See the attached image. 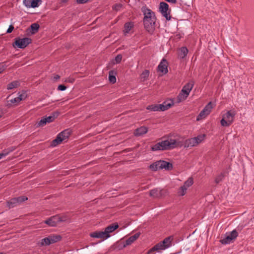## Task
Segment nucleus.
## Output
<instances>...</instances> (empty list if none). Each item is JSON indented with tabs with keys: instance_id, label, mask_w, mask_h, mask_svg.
Returning a JSON list of instances; mask_svg holds the SVG:
<instances>
[{
	"instance_id": "22",
	"label": "nucleus",
	"mask_w": 254,
	"mask_h": 254,
	"mask_svg": "<svg viewBox=\"0 0 254 254\" xmlns=\"http://www.w3.org/2000/svg\"><path fill=\"white\" fill-rule=\"evenodd\" d=\"M15 149V147L11 146L6 149L3 150L2 152L0 153V159L2 157L7 155L9 153L13 151Z\"/></svg>"
},
{
	"instance_id": "51",
	"label": "nucleus",
	"mask_w": 254,
	"mask_h": 254,
	"mask_svg": "<svg viewBox=\"0 0 254 254\" xmlns=\"http://www.w3.org/2000/svg\"><path fill=\"white\" fill-rule=\"evenodd\" d=\"M5 67L3 65L2 67H0V73H1L4 69Z\"/></svg>"
},
{
	"instance_id": "53",
	"label": "nucleus",
	"mask_w": 254,
	"mask_h": 254,
	"mask_svg": "<svg viewBox=\"0 0 254 254\" xmlns=\"http://www.w3.org/2000/svg\"><path fill=\"white\" fill-rule=\"evenodd\" d=\"M1 117V115L0 114V118Z\"/></svg>"
},
{
	"instance_id": "25",
	"label": "nucleus",
	"mask_w": 254,
	"mask_h": 254,
	"mask_svg": "<svg viewBox=\"0 0 254 254\" xmlns=\"http://www.w3.org/2000/svg\"><path fill=\"white\" fill-rule=\"evenodd\" d=\"M17 205H18L17 201H16L14 197L7 201V206L9 209L16 206Z\"/></svg>"
},
{
	"instance_id": "33",
	"label": "nucleus",
	"mask_w": 254,
	"mask_h": 254,
	"mask_svg": "<svg viewBox=\"0 0 254 254\" xmlns=\"http://www.w3.org/2000/svg\"><path fill=\"white\" fill-rule=\"evenodd\" d=\"M59 218L60 222H65L68 220L69 217L66 214H63L62 215H59Z\"/></svg>"
},
{
	"instance_id": "47",
	"label": "nucleus",
	"mask_w": 254,
	"mask_h": 254,
	"mask_svg": "<svg viewBox=\"0 0 254 254\" xmlns=\"http://www.w3.org/2000/svg\"><path fill=\"white\" fill-rule=\"evenodd\" d=\"M13 29H14V27L12 25H10L9 26V27L6 31V33H10L13 31Z\"/></svg>"
},
{
	"instance_id": "2",
	"label": "nucleus",
	"mask_w": 254,
	"mask_h": 254,
	"mask_svg": "<svg viewBox=\"0 0 254 254\" xmlns=\"http://www.w3.org/2000/svg\"><path fill=\"white\" fill-rule=\"evenodd\" d=\"M144 15L143 23L144 28L149 32H153L156 21V17L153 12L146 7H143L141 9Z\"/></svg>"
},
{
	"instance_id": "52",
	"label": "nucleus",
	"mask_w": 254,
	"mask_h": 254,
	"mask_svg": "<svg viewBox=\"0 0 254 254\" xmlns=\"http://www.w3.org/2000/svg\"><path fill=\"white\" fill-rule=\"evenodd\" d=\"M60 138L62 139V141H63L64 140L67 139L65 137H64V135L61 136Z\"/></svg>"
},
{
	"instance_id": "44",
	"label": "nucleus",
	"mask_w": 254,
	"mask_h": 254,
	"mask_svg": "<svg viewBox=\"0 0 254 254\" xmlns=\"http://www.w3.org/2000/svg\"><path fill=\"white\" fill-rule=\"evenodd\" d=\"M31 0H24L23 4L27 7H31Z\"/></svg>"
},
{
	"instance_id": "9",
	"label": "nucleus",
	"mask_w": 254,
	"mask_h": 254,
	"mask_svg": "<svg viewBox=\"0 0 254 254\" xmlns=\"http://www.w3.org/2000/svg\"><path fill=\"white\" fill-rule=\"evenodd\" d=\"M159 10L162 15L164 16L167 20L171 19V9L169 8V5L167 3L161 2L159 4Z\"/></svg>"
},
{
	"instance_id": "34",
	"label": "nucleus",
	"mask_w": 254,
	"mask_h": 254,
	"mask_svg": "<svg viewBox=\"0 0 254 254\" xmlns=\"http://www.w3.org/2000/svg\"><path fill=\"white\" fill-rule=\"evenodd\" d=\"M47 121L45 118L42 119L39 122H38L36 124V127H40L41 126L43 127L45 126L47 124Z\"/></svg>"
},
{
	"instance_id": "19",
	"label": "nucleus",
	"mask_w": 254,
	"mask_h": 254,
	"mask_svg": "<svg viewBox=\"0 0 254 254\" xmlns=\"http://www.w3.org/2000/svg\"><path fill=\"white\" fill-rule=\"evenodd\" d=\"M188 50L186 47H182L178 50V57L180 59L185 58L188 54Z\"/></svg>"
},
{
	"instance_id": "50",
	"label": "nucleus",
	"mask_w": 254,
	"mask_h": 254,
	"mask_svg": "<svg viewBox=\"0 0 254 254\" xmlns=\"http://www.w3.org/2000/svg\"><path fill=\"white\" fill-rule=\"evenodd\" d=\"M60 75H58V74H57V75H56L54 76V79H55V80L56 81V80H58V79H60Z\"/></svg>"
},
{
	"instance_id": "36",
	"label": "nucleus",
	"mask_w": 254,
	"mask_h": 254,
	"mask_svg": "<svg viewBox=\"0 0 254 254\" xmlns=\"http://www.w3.org/2000/svg\"><path fill=\"white\" fill-rule=\"evenodd\" d=\"M193 182L192 178H190L185 182L184 185L189 188L193 184Z\"/></svg>"
},
{
	"instance_id": "15",
	"label": "nucleus",
	"mask_w": 254,
	"mask_h": 254,
	"mask_svg": "<svg viewBox=\"0 0 254 254\" xmlns=\"http://www.w3.org/2000/svg\"><path fill=\"white\" fill-rule=\"evenodd\" d=\"M159 105H160V110L161 111H164L174 105V101L172 100H167L164 102L163 104H159Z\"/></svg>"
},
{
	"instance_id": "23",
	"label": "nucleus",
	"mask_w": 254,
	"mask_h": 254,
	"mask_svg": "<svg viewBox=\"0 0 254 254\" xmlns=\"http://www.w3.org/2000/svg\"><path fill=\"white\" fill-rule=\"evenodd\" d=\"M140 233H137L134 235L130 236L127 241L126 245H129L134 242L139 237Z\"/></svg>"
},
{
	"instance_id": "27",
	"label": "nucleus",
	"mask_w": 254,
	"mask_h": 254,
	"mask_svg": "<svg viewBox=\"0 0 254 254\" xmlns=\"http://www.w3.org/2000/svg\"><path fill=\"white\" fill-rule=\"evenodd\" d=\"M39 25L37 23H33L30 26L31 32L32 34H35L39 30Z\"/></svg>"
},
{
	"instance_id": "30",
	"label": "nucleus",
	"mask_w": 254,
	"mask_h": 254,
	"mask_svg": "<svg viewBox=\"0 0 254 254\" xmlns=\"http://www.w3.org/2000/svg\"><path fill=\"white\" fill-rule=\"evenodd\" d=\"M161 242L162 243V245L165 246L166 249L169 248L171 243V237L166 238L163 241H161Z\"/></svg>"
},
{
	"instance_id": "45",
	"label": "nucleus",
	"mask_w": 254,
	"mask_h": 254,
	"mask_svg": "<svg viewBox=\"0 0 254 254\" xmlns=\"http://www.w3.org/2000/svg\"><path fill=\"white\" fill-rule=\"evenodd\" d=\"M66 89V87L63 84L59 85L58 87V90L60 91H64Z\"/></svg>"
},
{
	"instance_id": "35",
	"label": "nucleus",
	"mask_w": 254,
	"mask_h": 254,
	"mask_svg": "<svg viewBox=\"0 0 254 254\" xmlns=\"http://www.w3.org/2000/svg\"><path fill=\"white\" fill-rule=\"evenodd\" d=\"M41 0H31V7L35 8L39 6L38 3L41 2Z\"/></svg>"
},
{
	"instance_id": "32",
	"label": "nucleus",
	"mask_w": 254,
	"mask_h": 254,
	"mask_svg": "<svg viewBox=\"0 0 254 254\" xmlns=\"http://www.w3.org/2000/svg\"><path fill=\"white\" fill-rule=\"evenodd\" d=\"M149 75V71L148 70H145L141 74V79H143V81L146 80L148 77Z\"/></svg>"
},
{
	"instance_id": "20",
	"label": "nucleus",
	"mask_w": 254,
	"mask_h": 254,
	"mask_svg": "<svg viewBox=\"0 0 254 254\" xmlns=\"http://www.w3.org/2000/svg\"><path fill=\"white\" fill-rule=\"evenodd\" d=\"M147 131V128L143 126L136 129L134 131V134L135 136H140L146 133Z\"/></svg>"
},
{
	"instance_id": "5",
	"label": "nucleus",
	"mask_w": 254,
	"mask_h": 254,
	"mask_svg": "<svg viewBox=\"0 0 254 254\" xmlns=\"http://www.w3.org/2000/svg\"><path fill=\"white\" fill-rule=\"evenodd\" d=\"M194 85V82L191 81L186 84L183 88L181 92L177 97L178 102L185 100L189 96Z\"/></svg>"
},
{
	"instance_id": "18",
	"label": "nucleus",
	"mask_w": 254,
	"mask_h": 254,
	"mask_svg": "<svg viewBox=\"0 0 254 254\" xmlns=\"http://www.w3.org/2000/svg\"><path fill=\"white\" fill-rule=\"evenodd\" d=\"M197 145H198V142L196 141V139L194 137L186 140L184 144L186 147H193Z\"/></svg>"
},
{
	"instance_id": "6",
	"label": "nucleus",
	"mask_w": 254,
	"mask_h": 254,
	"mask_svg": "<svg viewBox=\"0 0 254 254\" xmlns=\"http://www.w3.org/2000/svg\"><path fill=\"white\" fill-rule=\"evenodd\" d=\"M62 239V237L60 235H50L48 237L42 239L39 243V246L42 247L44 246H49L50 244L57 243Z\"/></svg>"
},
{
	"instance_id": "10",
	"label": "nucleus",
	"mask_w": 254,
	"mask_h": 254,
	"mask_svg": "<svg viewBox=\"0 0 254 254\" xmlns=\"http://www.w3.org/2000/svg\"><path fill=\"white\" fill-rule=\"evenodd\" d=\"M213 108L212 103L210 102L208 103L204 109L200 112L199 114L196 118L197 121L201 120L202 119L205 118L208 115H209Z\"/></svg>"
},
{
	"instance_id": "29",
	"label": "nucleus",
	"mask_w": 254,
	"mask_h": 254,
	"mask_svg": "<svg viewBox=\"0 0 254 254\" xmlns=\"http://www.w3.org/2000/svg\"><path fill=\"white\" fill-rule=\"evenodd\" d=\"M133 24L131 22L126 23L124 25V32L125 33H128L133 27Z\"/></svg>"
},
{
	"instance_id": "38",
	"label": "nucleus",
	"mask_w": 254,
	"mask_h": 254,
	"mask_svg": "<svg viewBox=\"0 0 254 254\" xmlns=\"http://www.w3.org/2000/svg\"><path fill=\"white\" fill-rule=\"evenodd\" d=\"M51 217L52 218L53 221L54 222V224L56 226L59 222H60L59 215H55Z\"/></svg>"
},
{
	"instance_id": "37",
	"label": "nucleus",
	"mask_w": 254,
	"mask_h": 254,
	"mask_svg": "<svg viewBox=\"0 0 254 254\" xmlns=\"http://www.w3.org/2000/svg\"><path fill=\"white\" fill-rule=\"evenodd\" d=\"M224 175L223 173H221L220 175L216 177L215 180V182L216 184H218L220 183L224 178Z\"/></svg>"
},
{
	"instance_id": "14",
	"label": "nucleus",
	"mask_w": 254,
	"mask_h": 254,
	"mask_svg": "<svg viewBox=\"0 0 254 254\" xmlns=\"http://www.w3.org/2000/svg\"><path fill=\"white\" fill-rule=\"evenodd\" d=\"M119 228V225L117 223H112L109 226H107L105 229V232L107 235V238L110 237V233L114 232L115 230Z\"/></svg>"
},
{
	"instance_id": "11",
	"label": "nucleus",
	"mask_w": 254,
	"mask_h": 254,
	"mask_svg": "<svg viewBox=\"0 0 254 254\" xmlns=\"http://www.w3.org/2000/svg\"><path fill=\"white\" fill-rule=\"evenodd\" d=\"M238 233L236 230H233L230 234L227 235L224 239L220 240L222 244H227L233 242L238 237Z\"/></svg>"
},
{
	"instance_id": "54",
	"label": "nucleus",
	"mask_w": 254,
	"mask_h": 254,
	"mask_svg": "<svg viewBox=\"0 0 254 254\" xmlns=\"http://www.w3.org/2000/svg\"><path fill=\"white\" fill-rule=\"evenodd\" d=\"M0 254H2L1 253H0Z\"/></svg>"
},
{
	"instance_id": "7",
	"label": "nucleus",
	"mask_w": 254,
	"mask_h": 254,
	"mask_svg": "<svg viewBox=\"0 0 254 254\" xmlns=\"http://www.w3.org/2000/svg\"><path fill=\"white\" fill-rule=\"evenodd\" d=\"M71 131L70 129H66L60 132L51 142V146H56L57 145L61 144L62 142V139L60 138L61 136L64 135L67 139L70 136Z\"/></svg>"
},
{
	"instance_id": "40",
	"label": "nucleus",
	"mask_w": 254,
	"mask_h": 254,
	"mask_svg": "<svg viewBox=\"0 0 254 254\" xmlns=\"http://www.w3.org/2000/svg\"><path fill=\"white\" fill-rule=\"evenodd\" d=\"M27 97V95L26 93H23L22 94H20L18 97H17V100H19V101H21L26 98Z\"/></svg>"
},
{
	"instance_id": "46",
	"label": "nucleus",
	"mask_w": 254,
	"mask_h": 254,
	"mask_svg": "<svg viewBox=\"0 0 254 254\" xmlns=\"http://www.w3.org/2000/svg\"><path fill=\"white\" fill-rule=\"evenodd\" d=\"M122 5L120 3H119V4H116L114 6V8L116 10H118L120 9V8L121 7H122Z\"/></svg>"
},
{
	"instance_id": "26",
	"label": "nucleus",
	"mask_w": 254,
	"mask_h": 254,
	"mask_svg": "<svg viewBox=\"0 0 254 254\" xmlns=\"http://www.w3.org/2000/svg\"><path fill=\"white\" fill-rule=\"evenodd\" d=\"M160 105L159 104H152L149 105L146 107V109L151 111H161L160 110Z\"/></svg>"
},
{
	"instance_id": "28",
	"label": "nucleus",
	"mask_w": 254,
	"mask_h": 254,
	"mask_svg": "<svg viewBox=\"0 0 254 254\" xmlns=\"http://www.w3.org/2000/svg\"><path fill=\"white\" fill-rule=\"evenodd\" d=\"M19 85V83L17 81H14L9 83L7 85V89L8 90H11L13 88L17 87Z\"/></svg>"
},
{
	"instance_id": "16",
	"label": "nucleus",
	"mask_w": 254,
	"mask_h": 254,
	"mask_svg": "<svg viewBox=\"0 0 254 254\" xmlns=\"http://www.w3.org/2000/svg\"><path fill=\"white\" fill-rule=\"evenodd\" d=\"M90 236L92 238H101L106 239L107 235L104 231H96L90 234Z\"/></svg>"
},
{
	"instance_id": "4",
	"label": "nucleus",
	"mask_w": 254,
	"mask_h": 254,
	"mask_svg": "<svg viewBox=\"0 0 254 254\" xmlns=\"http://www.w3.org/2000/svg\"><path fill=\"white\" fill-rule=\"evenodd\" d=\"M236 111L235 110H231L227 111L223 115L220 123L223 127H229L234 122V118L236 115Z\"/></svg>"
},
{
	"instance_id": "42",
	"label": "nucleus",
	"mask_w": 254,
	"mask_h": 254,
	"mask_svg": "<svg viewBox=\"0 0 254 254\" xmlns=\"http://www.w3.org/2000/svg\"><path fill=\"white\" fill-rule=\"evenodd\" d=\"M205 135H198L197 137H194L196 139V141H197L198 144L200 143L204 139Z\"/></svg>"
},
{
	"instance_id": "24",
	"label": "nucleus",
	"mask_w": 254,
	"mask_h": 254,
	"mask_svg": "<svg viewBox=\"0 0 254 254\" xmlns=\"http://www.w3.org/2000/svg\"><path fill=\"white\" fill-rule=\"evenodd\" d=\"M116 72L113 70H110L109 72V80L113 84L116 82Z\"/></svg>"
},
{
	"instance_id": "1",
	"label": "nucleus",
	"mask_w": 254,
	"mask_h": 254,
	"mask_svg": "<svg viewBox=\"0 0 254 254\" xmlns=\"http://www.w3.org/2000/svg\"><path fill=\"white\" fill-rule=\"evenodd\" d=\"M183 142L179 138H168V139L158 142L151 147V150H170L178 147H181Z\"/></svg>"
},
{
	"instance_id": "8",
	"label": "nucleus",
	"mask_w": 254,
	"mask_h": 254,
	"mask_svg": "<svg viewBox=\"0 0 254 254\" xmlns=\"http://www.w3.org/2000/svg\"><path fill=\"white\" fill-rule=\"evenodd\" d=\"M31 42V39L29 38H16L14 42L13 43V46L20 49H24Z\"/></svg>"
},
{
	"instance_id": "41",
	"label": "nucleus",
	"mask_w": 254,
	"mask_h": 254,
	"mask_svg": "<svg viewBox=\"0 0 254 254\" xmlns=\"http://www.w3.org/2000/svg\"><path fill=\"white\" fill-rule=\"evenodd\" d=\"M188 188L185 185H184L183 186H182L180 188L181 191H182V193H181V195H184L186 193V190H187Z\"/></svg>"
},
{
	"instance_id": "43",
	"label": "nucleus",
	"mask_w": 254,
	"mask_h": 254,
	"mask_svg": "<svg viewBox=\"0 0 254 254\" xmlns=\"http://www.w3.org/2000/svg\"><path fill=\"white\" fill-rule=\"evenodd\" d=\"M122 59V56L121 55H118L115 58V61L117 64L120 63Z\"/></svg>"
},
{
	"instance_id": "17",
	"label": "nucleus",
	"mask_w": 254,
	"mask_h": 254,
	"mask_svg": "<svg viewBox=\"0 0 254 254\" xmlns=\"http://www.w3.org/2000/svg\"><path fill=\"white\" fill-rule=\"evenodd\" d=\"M166 249L165 246L162 245V243L161 242H159L156 245H155L153 248L150 249L148 252L147 254H152L153 252L155 251H159L160 250H163Z\"/></svg>"
},
{
	"instance_id": "3",
	"label": "nucleus",
	"mask_w": 254,
	"mask_h": 254,
	"mask_svg": "<svg viewBox=\"0 0 254 254\" xmlns=\"http://www.w3.org/2000/svg\"><path fill=\"white\" fill-rule=\"evenodd\" d=\"M149 168L153 171L163 169H165L166 170H171L173 169V165L170 162L159 160L151 164L149 166Z\"/></svg>"
},
{
	"instance_id": "39",
	"label": "nucleus",
	"mask_w": 254,
	"mask_h": 254,
	"mask_svg": "<svg viewBox=\"0 0 254 254\" xmlns=\"http://www.w3.org/2000/svg\"><path fill=\"white\" fill-rule=\"evenodd\" d=\"M45 223L48 225L50 226H55V224H54V222L53 221V220L51 217L45 221Z\"/></svg>"
},
{
	"instance_id": "21",
	"label": "nucleus",
	"mask_w": 254,
	"mask_h": 254,
	"mask_svg": "<svg viewBox=\"0 0 254 254\" xmlns=\"http://www.w3.org/2000/svg\"><path fill=\"white\" fill-rule=\"evenodd\" d=\"M60 115V113L59 112H55L51 114V115L49 116L45 117L47 123H50L53 122Z\"/></svg>"
},
{
	"instance_id": "31",
	"label": "nucleus",
	"mask_w": 254,
	"mask_h": 254,
	"mask_svg": "<svg viewBox=\"0 0 254 254\" xmlns=\"http://www.w3.org/2000/svg\"><path fill=\"white\" fill-rule=\"evenodd\" d=\"M14 198L16 199V201H17V205L28 199V198L25 196H21L18 197H14Z\"/></svg>"
},
{
	"instance_id": "49",
	"label": "nucleus",
	"mask_w": 254,
	"mask_h": 254,
	"mask_svg": "<svg viewBox=\"0 0 254 254\" xmlns=\"http://www.w3.org/2000/svg\"><path fill=\"white\" fill-rule=\"evenodd\" d=\"M65 81L67 82H69V83H73L74 81V79L68 78L66 79Z\"/></svg>"
},
{
	"instance_id": "48",
	"label": "nucleus",
	"mask_w": 254,
	"mask_h": 254,
	"mask_svg": "<svg viewBox=\"0 0 254 254\" xmlns=\"http://www.w3.org/2000/svg\"><path fill=\"white\" fill-rule=\"evenodd\" d=\"M17 97L16 98H14V99H12L11 100H10V102L11 103H19L20 101L19 100H17Z\"/></svg>"
},
{
	"instance_id": "13",
	"label": "nucleus",
	"mask_w": 254,
	"mask_h": 254,
	"mask_svg": "<svg viewBox=\"0 0 254 254\" xmlns=\"http://www.w3.org/2000/svg\"><path fill=\"white\" fill-rule=\"evenodd\" d=\"M168 63L167 60L165 59H163L158 66V71L163 73V74H166L168 72Z\"/></svg>"
},
{
	"instance_id": "12",
	"label": "nucleus",
	"mask_w": 254,
	"mask_h": 254,
	"mask_svg": "<svg viewBox=\"0 0 254 254\" xmlns=\"http://www.w3.org/2000/svg\"><path fill=\"white\" fill-rule=\"evenodd\" d=\"M167 193L168 192L166 190H159L156 188L150 190L149 195L154 198H160L165 196Z\"/></svg>"
}]
</instances>
